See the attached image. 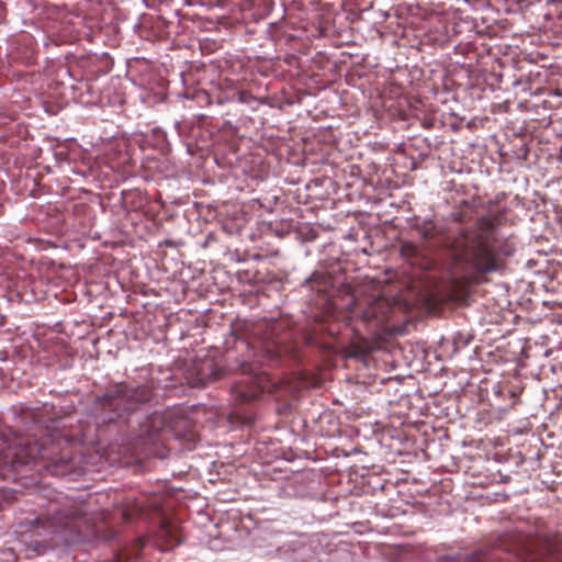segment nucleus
Returning a JSON list of instances; mask_svg holds the SVG:
<instances>
[{
  "instance_id": "f257e3e1",
  "label": "nucleus",
  "mask_w": 562,
  "mask_h": 562,
  "mask_svg": "<svg viewBox=\"0 0 562 562\" xmlns=\"http://www.w3.org/2000/svg\"><path fill=\"white\" fill-rule=\"evenodd\" d=\"M35 522L44 532L60 535L66 542L75 541L87 527L81 504L75 505L71 509L55 510L53 516L40 517Z\"/></svg>"
},
{
  "instance_id": "f03ea898",
  "label": "nucleus",
  "mask_w": 562,
  "mask_h": 562,
  "mask_svg": "<svg viewBox=\"0 0 562 562\" xmlns=\"http://www.w3.org/2000/svg\"><path fill=\"white\" fill-rule=\"evenodd\" d=\"M148 398L147 389L138 386L130 389L127 386H116L112 392L104 396V406L109 407L116 416L135 409L136 405Z\"/></svg>"
},
{
  "instance_id": "7ed1b4c3",
  "label": "nucleus",
  "mask_w": 562,
  "mask_h": 562,
  "mask_svg": "<svg viewBox=\"0 0 562 562\" xmlns=\"http://www.w3.org/2000/svg\"><path fill=\"white\" fill-rule=\"evenodd\" d=\"M462 257L473 268L482 272H488L496 268L493 250L485 241L471 246L462 254Z\"/></svg>"
},
{
  "instance_id": "20e7f679",
  "label": "nucleus",
  "mask_w": 562,
  "mask_h": 562,
  "mask_svg": "<svg viewBox=\"0 0 562 562\" xmlns=\"http://www.w3.org/2000/svg\"><path fill=\"white\" fill-rule=\"evenodd\" d=\"M12 457L15 458V460H12V463L24 464L37 459H46L47 454L35 445L27 442L24 447H20Z\"/></svg>"
},
{
  "instance_id": "39448f33",
  "label": "nucleus",
  "mask_w": 562,
  "mask_h": 562,
  "mask_svg": "<svg viewBox=\"0 0 562 562\" xmlns=\"http://www.w3.org/2000/svg\"><path fill=\"white\" fill-rule=\"evenodd\" d=\"M233 393L243 402L255 400L259 395V385L255 382L244 387L241 382L235 383L232 387Z\"/></svg>"
},
{
  "instance_id": "423d86ee",
  "label": "nucleus",
  "mask_w": 562,
  "mask_h": 562,
  "mask_svg": "<svg viewBox=\"0 0 562 562\" xmlns=\"http://www.w3.org/2000/svg\"><path fill=\"white\" fill-rule=\"evenodd\" d=\"M432 228H434V226H432V224H431V223H426V224H425V227H423V229H422V232H423V236H424L425 238H430V237H432V235H434Z\"/></svg>"
},
{
  "instance_id": "0eeeda50",
  "label": "nucleus",
  "mask_w": 562,
  "mask_h": 562,
  "mask_svg": "<svg viewBox=\"0 0 562 562\" xmlns=\"http://www.w3.org/2000/svg\"><path fill=\"white\" fill-rule=\"evenodd\" d=\"M243 370H244L245 372L250 371V372H254V373H255V369H254L252 367H249V368H248V367H244V368H243Z\"/></svg>"
},
{
  "instance_id": "6e6552de",
  "label": "nucleus",
  "mask_w": 562,
  "mask_h": 562,
  "mask_svg": "<svg viewBox=\"0 0 562 562\" xmlns=\"http://www.w3.org/2000/svg\"><path fill=\"white\" fill-rule=\"evenodd\" d=\"M268 353H269V356H270L271 358L276 356V355H274V352H273L272 350H270V349L268 350Z\"/></svg>"
},
{
  "instance_id": "1a4fd4ad",
  "label": "nucleus",
  "mask_w": 562,
  "mask_h": 562,
  "mask_svg": "<svg viewBox=\"0 0 562 562\" xmlns=\"http://www.w3.org/2000/svg\"><path fill=\"white\" fill-rule=\"evenodd\" d=\"M200 382L201 383H205V379L204 378H200Z\"/></svg>"
}]
</instances>
